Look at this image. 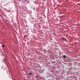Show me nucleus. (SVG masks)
I'll return each instance as SVG.
<instances>
[{
    "mask_svg": "<svg viewBox=\"0 0 80 80\" xmlns=\"http://www.w3.org/2000/svg\"><path fill=\"white\" fill-rule=\"evenodd\" d=\"M61 39H62V41H67V39H66L65 38H61Z\"/></svg>",
    "mask_w": 80,
    "mask_h": 80,
    "instance_id": "1",
    "label": "nucleus"
},
{
    "mask_svg": "<svg viewBox=\"0 0 80 80\" xmlns=\"http://www.w3.org/2000/svg\"><path fill=\"white\" fill-rule=\"evenodd\" d=\"M12 79H13V78H12Z\"/></svg>",
    "mask_w": 80,
    "mask_h": 80,
    "instance_id": "5",
    "label": "nucleus"
},
{
    "mask_svg": "<svg viewBox=\"0 0 80 80\" xmlns=\"http://www.w3.org/2000/svg\"><path fill=\"white\" fill-rule=\"evenodd\" d=\"M63 57L64 58H66V56L64 55L63 56Z\"/></svg>",
    "mask_w": 80,
    "mask_h": 80,
    "instance_id": "2",
    "label": "nucleus"
},
{
    "mask_svg": "<svg viewBox=\"0 0 80 80\" xmlns=\"http://www.w3.org/2000/svg\"><path fill=\"white\" fill-rule=\"evenodd\" d=\"M2 47H5V45H2Z\"/></svg>",
    "mask_w": 80,
    "mask_h": 80,
    "instance_id": "3",
    "label": "nucleus"
},
{
    "mask_svg": "<svg viewBox=\"0 0 80 80\" xmlns=\"http://www.w3.org/2000/svg\"><path fill=\"white\" fill-rule=\"evenodd\" d=\"M29 74L30 75H32V73L30 72L29 73Z\"/></svg>",
    "mask_w": 80,
    "mask_h": 80,
    "instance_id": "4",
    "label": "nucleus"
}]
</instances>
